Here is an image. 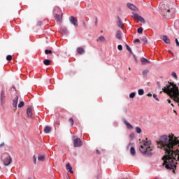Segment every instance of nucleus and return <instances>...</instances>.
<instances>
[{"instance_id": "1", "label": "nucleus", "mask_w": 179, "mask_h": 179, "mask_svg": "<svg viewBox=\"0 0 179 179\" xmlns=\"http://www.w3.org/2000/svg\"><path fill=\"white\" fill-rule=\"evenodd\" d=\"M158 148L163 149L165 151V155L162 157L164 161L163 166L167 170H173V173H176L177 169V159L176 157L178 156L179 161V140L178 137L171 134L164 135L159 138V141H157Z\"/></svg>"}, {"instance_id": "2", "label": "nucleus", "mask_w": 179, "mask_h": 179, "mask_svg": "<svg viewBox=\"0 0 179 179\" xmlns=\"http://www.w3.org/2000/svg\"><path fill=\"white\" fill-rule=\"evenodd\" d=\"M140 152L143 155H146L147 156H152L153 153V147H152V141H148V138H146V141H143V145L140 146Z\"/></svg>"}, {"instance_id": "3", "label": "nucleus", "mask_w": 179, "mask_h": 179, "mask_svg": "<svg viewBox=\"0 0 179 179\" xmlns=\"http://www.w3.org/2000/svg\"><path fill=\"white\" fill-rule=\"evenodd\" d=\"M12 163V157L10 156H7L3 159V164L4 166H9Z\"/></svg>"}, {"instance_id": "4", "label": "nucleus", "mask_w": 179, "mask_h": 179, "mask_svg": "<svg viewBox=\"0 0 179 179\" xmlns=\"http://www.w3.org/2000/svg\"><path fill=\"white\" fill-rule=\"evenodd\" d=\"M74 143V148H80L83 145V143H82L80 138H76L73 141Z\"/></svg>"}, {"instance_id": "5", "label": "nucleus", "mask_w": 179, "mask_h": 179, "mask_svg": "<svg viewBox=\"0 0 179 179\" xmlns=\"http://www.w3.org/2000/svg\"><path fill=\"white\" fill-rule=\"evenodd\" d=\"M161 10H162V12H164V15H167V13H170V12H171L170 8L169 6H166L165 4H164L161 7Z\"/></svg>"}, {"instance_id": "6", "label": "nucleus", "mask_w": 179, "mask_h": 179, "mask_svg": "<svg viewBox=\"0 0 179 179\" xmlns=\"http://www.w3.org/2000/svg\"><path fill=\"white\" fill-rule=\"evenodd\" d=\"M69 20H70V22L71 23V24H73L75 26V27H78V20H76V18H75V17L71 16L69 17Z\"/></svg>"}, {"instance_id": "7", "label": "nucleus", "mask_w": 179, "mask_h": 179, "mask_svg": "<svg viewBox=\"0 0 179 179\" xmlns=\"http://www.w3.org/2000/svg\"><path fill=\"white\" fill-rule=\"evenodd\" d=\"M6 96H5V90H2L1 93L0 100L1 104H3L5 103V98Z\"/></svg>"}, {"instance_id": "8", "label": "nucleus", "mask_w": 179, "mask_h": 179, "mask_svg": "<svg viewBox=\"0 0 179 179\" xmlns=\"http://www.w3.org/2000/svg\"><path fill=\"white\" fill-rule=\"evenodd\" d=\"M17 101H19V96H15L13 100V107H17Z\"/></svg>"}, {"instance_id": "9", "label": "nucleus", "mask_w": 179, "mask_h": 179, "mask_svg": "<svg viewBox=\"0 0 179 179\" xmlns=\"http://www.w3.org/2000/svg\"><path fill=\"white\" fill-rule=\"evenodd\" d=\"M117 24L120 29H122V27H124V23H122V20H121V18H120V17H117Z\"/></svg>"}, {"instance_id": "10", "label": "nucleus", "mask_w": 179, "mask_h": 179, "mask_svg": "<svg viewBox=\"0 0 179 179\" xmlns=\"http://www.w3.org/2000/svg\"><path fill=\"white\" fill-rule=\"evenodd\" d=\"M116 38H117V40H122V32L121 31H117Z\"/></svg>"}, {"instance_id": "11", "label": "nucleus", "mask_w": 179, "mask_h": 179, "mask_svg": "<svg viewBox=\"0 0 179 179\" xmlns=\"http://www.w3.org/2000/svg\"><path fill=\"white\" fill-rule=\"evenodd\" d=\"M55 19L56 21L59 22L61 23L62 22V15L55 14Z\"/></svg>"}, {"instance_id": "12", "label": "nucleus", "mask_w": 179, "mask_h": 179, "mask_svg": "<svg viewBox=\"0 0 179 179\" xmlns=\"http://www.w3.org/2000/svg\"><path fill=\"white\" fill-rule=\"evenodd\" d=\"M135 17H136V19H138V20H139V22H141V23H146V22L145 21V19L143 17H142V16L136 15Z\"/></svg>"}, {"instance_id": "13", "label": "nucleus", "mask_w": 179, "mask_h": 179, "mask_svg": "<svg viewBox=\"0 0 179 179\" xmlns=\"http://www.w3.org/2000/svg\"><path fill=\"white\" fill-rule=\"evenodd\" d=\"M141 64L143 65H148V64H150V61L148 60L145 57H142L141 58Z\"/></svg>"}, {"instance_id": "14", "label": "nucleus", "mask_w": 179, "mask_h": 179, "mask_svg": "<svg viewBox=\"0 0 179 179\" xmlns=\"http://www.w3.org/2000/svg\"><path fill=\"white\" fill-rule=\"evenodd\" d=\"M27 114L28 117H31V115H33V108H28L27 109Z\"/></svg>"}, {"instance_id": "15", "label": "nucleus", "mask_w": 179, "mask_h": 179, "mask_svg": "<svg viewBox=\"0 0 179 179\" xmlns=\"http://www.w3.org/2000/svg\"><path fill=\"white\" fill-rule=\"evenodd\" d=\"M162 40L164 41V43H166V44H170V38H169L167 36H163Z\"/></svg>"}, {"instance_id": "16", "label": "nucleus", "mask_w": 179, "mask_h": 179, "mask_svg": "<svg viewBox=\"0 0 179 179\" xmlns=\"http://www.w3.org/2000/svg\"><path fill=\"white\" fill-rule=\"evenodd\" d=\"M96 41H99L100 43H105L106 41V38L103 36H100Z\"/></svg>"}, {"instance_id": "17", "label": "nucleus", "mask_w": 179, "mask_h": 179, "mask_svg": "<svg viewBox=\"0 0 179 179\" xmlns=\"http://www.w3.org/2000/svg\"><path fill=\"white\" fill-rule=\"evenodd\" d=\"M77 52L80 55H82V54H85V49H83V48H78Z\"/></svg>"}, {"instance_id": "18", "label": "nucleus", "mask_w": 179, "mask_h": 179, "mask_svg": "<svg viewBox=\"0 0 179 179\" xmlns=\"http://www.w3.org/2000/svg\"><path fill=\"white\" fill-rule=\"evenodd\" d=\"M127 6L129 9H131V10H136V6H135L134 4L132 3H127Z\"/></svg>"}, {"instance_id": "19", "label": "nucleus", "mask_w": 179, "mask_h": 179, "mask_svg": "<svg viewBox=\"0 0 179 179\" xmlns=\"http://www.w3.org/2000/svg\"><path fill=\"white\" fill-rule=\"evenodd\" d=\"M124 124L128 129H132L134 128V127H132V125L127 120H124Z\"/></svg>"}, {"instance_id": "20", "label": "nucleus", "mask_w": 179, "mask_h": 179, "mask_svg": "<svg viewBox=\"0 0 179 179\" xmlns=\"http://www.w3.org/2000/svg\"><path fill=\"white\" fill-rule=\"evenodd\" d=\"M66 169L71 173V174H73V171H72V166H71L70 164H66Z\"/></svg>"}, {"instance_id": "21", "label": "nucleus", "mask_w": 179, "mask_h": 179, "mask_svg": "<svg viewBox=\"0 0 179 179\" xmlns=\"http://www.w3.org/2000/svg\"><path fill=\"white\" fill-rule=\"evenodd\" d=\"M44 132L45 134H50V132H51V127L46 126L44 129Z\"/></svg>"}, {"instance_id": "22", "label": "nucleus", "mask_w": 179, "mask_h": 179, "mask_svg": "<svg viewBox=\"0 0 179 179\" xmlns=\"http://www.w3.org/2000/svg\"><path fill=\"white\" fill-rule=\"evenodd\" d=\"M38 160L39 162H44V160H45V156H44L43 155H38Z\"/></svg>"}, {"instance_id": "23", "label": "nucleus", "mask_w": 179, "mask_h": 179, "mask_svg": "<svg viewBox=\"0 0 179 179\" xmlns=\"http://www.w3.org/2000/svg\"><path fill=\"white\" fill-rule=\"evenodd\" d=\"M130 153L131 155L135 156L136 155V151H135V148L131 147Z\"/></svg>"}, {"instance_id": "24", "label": "nucleus", "mask_w": 179, "mask_h": 179, "mask_svg": "<svg viewBox=\"0 0 179 179\" xmlns=\"http://www.w3.org/2000/svg\"><path fill=\"white\" fill-rule=\"evenodd\" d=\"M43 64L44 65H45L46 66H48V65H50L51 64V60L50 59H45L43 61Z\"/></svg>"}, {"instance_id": "25", "label": "nucleus", "mask_w": 179, "mask_h": 179, "mask_svg": "<svg viewBox=\"0 0 179 179\" xmlns=\"http://www.w3.org/2000/svg\"><path fill=\"white\" fill-rule=\"evenodd\" d=\"M138 94L139 96H143V94H145V91H143V89L138 90Z\"/></svg>"}, {"instance_id": "26", "label": "nucleus", "mask_w": 179, "mask_h": 179, "mask_svg": "<svg viewBox=\"0 0 179 179\" xmlns=\"http://www.w3.org/2000/svg\"><path fill=\"white\" fill-rule=\"evenodd\" d=\"M141 40L143 41L144 44H148V38L146 36L143 37Z\"/></svg>"}, {"instance_id": "27", "label": "nucleus", "mask_w": 179, "mask_h": 179, "mask_svg": "<svg viewBox=\"0 0 179 179\" xmlns=\"http://www.w3.org/2000/svg\"><path fill=\"white\" fill-rule=\"evenodd\" d=\"M137 31L138 33V34H142V33H143V28L140 27L137 29Z\"/></svg>"}, {"instance_id": "28", "label": "nucleus", "mask_w": 179, "mask_h": 179, "mask_svg": "<svg viewBox=\"0 0 179 179\" xmlns=\"http://www.w3.org/2000/svg\"><path fill=\"white\" fill-rule=\"evenodd\" d=\"M136 134H141L142 132L141 127H136Z\"/></svg>"}, {"instance_id": "29", "label": "nucleus", "mask_w": 179, "mask_h": 179, "mask_svg": "<svg viewBox=\"0 0 179 179\" xmlns=\"http://www.w3.org/2000/svg\"><path fill=\"white\" fill-rule=\"evenodd\" d=\"M45 54H46V55H48V54H52V50H45Z\"/></svg>"}, {"instance_id": "30", "label": "nucleus", "mask_w": 179, "mask_h": 179, "mask_svg": "<svg viewBox=\"0 0 179 179\" xmlns=\"http://www.w3.org/2000/svg\"><path fill=\"white\" fill-rule=\"evenodd\" d=\"M148 73H149V70H144L143 71V76H148Z\"/></svg>"}, {"instance_id": "31", "label": "nucleus", "mask_w": 179, "mask_h": 179, "mask_svg": "<svg viewBox=\"0 0 179 179\" xmlns=\"http://www.w3.org/2000/svg\"><path fill=\"white\" fill-rule=\"evenodd\" d=\"M135 96H136V93H135V92H131V93L129 94L130 99H134V98L135 97Z\"/></svg>"}, {"instance_id": "32", "label": "nucleus", "mask_w": 179, "mask_h": 179, "mask_svg": "<svg viewBox=\"0 0 179 179\" xmlns=\"http://www.w3.org/2000/svg\"><path fill=\"white\" fill-rule=\"evenodd\" d=\"M24 106V101H20V103L18 104V108H22Z\"/></svg>"}, {"instance_id": "33", "label": "nucleus", "mask_w": 179, "mask_h": 179, "mask_svg": "<svg viewBox=\"0 0 179 179\" xmlns=\"http://www.w3.org/2000/svg\"><path fill=\"white\" fill-rule=\"evenodd\" d=\"M62 33H63L64 34H68V29L63 28L62 29Z\"/></svg>"}, {"instance_id": "34", "label": "nucleus", "mask_w": 179, "mask_h": 179, "mask_svg": "<svg viewBox=\"0 0 179 179\" xmlns=\"http://www.w3.org/2000/svg\"><path fill=\"white\" fill-rule=\"evenodd\" d=\"M126 48H127V51H129V52H130V54H132V50L128 45H126Z\"/></svg>"}, {"instance_id": "35", "label": "nucleus", "mask_w": 179, "mask_h": 179, "mask_svg": "<svg viewBox=\"0 0 179 179\" xmlns=\"http://www.w3.org/2000/svg\"><path fill=\"white\" fill-rule=\"evenodd\" d=\"M69 122H70L71 126V127H73V124H74L73 118L71 117V118L69 119Z\"/></svg>"}, {"instance_id": "36", "label": "nucleus", "mask_w": 179, "mask_h": 179, "mask_svg": "<svg viewBox=\"0 0 179 179\" xmlns=\"http://www.w3.org/2000/svg\"><path fill=\"white\" fill-rule=\"evenodd\" d=\"M7 61H12V55H8L6 56Z\"/></svg>"}, {"instance_id": "37", "label": "nucleus", "mask_w": 179, "mask_h": 179, "mask_svg": "<svg viewBox=\"0 0 179 179\" xmlns=\"http://www.w3.org/2000/svg\"><path fill=\"white\" fill-rule=\"evenodd\" d=\"M152 97L153 99H155L157 101H159V98H157V95H156L155 94L152 95Z\"/></svg>"}, {"instance_id": "38", "label": "nucleus", "mask_w": 179, "mask_h": 179, "mask_svg": "<svg viewBox=\"0 0 179 179\" xmlns=\"http://www.w3.org/2000/svg\"><path fill=\"white\" fill-rule=\"evenodd\" d=\"M33 159L34 164H37V158H36V155H34Z\"/></svg>"}, {"instance_id": "39", "label": "nucleus", "mask_w": 179, "mask_h": 179, "mask_svg": "<svg viewBox=\"0 0 179 179\" xmlns=\"http://www.w3.org/2000/svg\"><path fill=\"white\" fill-rule=\"evenodd\" d=\"M117 49L119 50V51H122V45H118Z\"/></svg>"}, {"instance_id": "40", "label": "nucleus", "mask_w": 179, "mask_h": 179, "mask_svg": "<svg viewBox=\"0 0 179 179\" xmlns=\"http://www.w3.org/2000/svg\"><path fill=\"white\" fill-rule=\"evenodd\" d=\"M172 76L175 78V79H177V73H176V72H172Z\"/></svg>"}, {"instance_id": "41", "label": "nucleus", "mask_w": 179, "mask_h": 179, "mask_svg": "<svg viewBox=\"0 0 179 179\" xmlns=\"http://www.w3.org/2000/svg\"><path fill=\"white\" fill-rule=\"evenodd\" d=\"M175 41H176V45H177V47H179L178 39V38H176V39H175Z\"/></svg>"}, {"instance_id": "42", "label": "nucleus", "mask_w": 179, "mask_h": 179, "mask_svg": "<svg viewBox=\"0 0 179 179\" xmlns=\"http://www.w3.org/2000/svg\"><path fill=\"white\" fill-rule=\"evenodd\" d=\"M97 23H99V20H97V17H96V18H95V26H96V27L97 26Z\"/></svg>"}, {"instance_id": "43", "label": "nucleus", "mask_w": 179, "mask_h": 179, "mask_svg": "<svg viewBox=\"0 0 179 179\" xmlns=\"http://www.w3.org/2000/svg\"><path fill=\"white\" fill-rule=\"evenodd\" d=\"M123 111L125 114H127V113L128 112V109H127V108H123Z\"/></svg>"}, {"instance_id": "44", "label": "nucleus", "mask_w": 179, "mask_h": 179, "mask_svg": "<svg viewBox=\"0 0 179 179\" xmlns=\"http://www.w3.org/2000/svg\"><path fill=\"white\" fill-rule=\"evenodd\" d=\"M133 57L134 58L135 62H138V59L136 58V56H135V55H133Z\"/></svg>"}, {"instance_id": "45", "label": "nucleus", "mask_w": 179, "mask_h": 179, "mask_svg": "<svg viewBox=\"0 0 179 179\" xmlns=\"http://www.w3.org/2000/svg\"><path fill=\"white\" fill-rule=\"evenodd\" d=\"M130 138H131L132 139H134V138H135V134H130Z\"/></svg>"}, {"instance_id": "46", "label": "nucleus", "mask_w": 179, "mask_h": 179, "mask_svg": "<svg viewBox=\"0 0 179 179\" xmlns=\"http://www.w3.org/2000/svg\"><path fill=\"white\" fill-rule=\"evenodd\" d=\"M134 43H141V41L139 39L134 40Z\"/></svg>"}, {"instance_id": "47", "label": "nucleus", "mask_w": 179, "mask_h": 179, "mask_svg": "<svg viewBox=\"0 0 179 179\" xmlns=\"http://www.w3.org/2000/svg\"><path fill=\"white\" fill-rule=\"evenodd\" d=\"M0 146H1V148H2L3 146H5V143H1L0 144Z\"/></svg>"}, {"instance_id": "48", "label": "nucleus", "mask_w": 179, "mask_h": 179, "mask_svg": "<svg viewBox=\"0 0 179 179\" xmlns=\"http://www.w3.org/2000/svg\"><path fill=\"white\" fill-rule=\"evenodd\" d=\"M56 124H57V125H61V123L59 122V121H57V122H56Z\"/></svg>"}, {"instance_id": "49", "label": "nucleus", "mask_w": 179, "mask_h": 179, "mask_svg": "<svg viewBox=\"0 0 179 179\" xmlns=\"http://www.w3.org/2000/svg\"><path fill=\"white\" fill-rule=\"evenodd\" d=\"M131 145H132V143H129V145H127V149H129V146H131Z\"/></svg>"}, {"instance_id": "50", "label": "nucleus", "mask_w": 179, "mask_h": 179, "mask_svg": "<svg viewBox=\"0 0 179 179\" xmlns=\"http://www.w3.org/2000/svg\"><path fill=\"white\" fill-rule=\"evenodd\" d=\"M148 97H152V94L149 93L148 94Z\"/></svg>"}, {"instance_id": "51", "label": "nucleus", "mask_w": 179, "mask_h": 179, "mask_svg": "<svg viewBox=\"0 0 179 179\" xmlns=\"http://www.w3.org/2000/svg\"><path fill=\"white\" fill-rule=\"evenodd\" d=\"M97 155H100V151L99 150H96Z\"/></svg>"}, {"instance_id": "52", "label": "nucleus", "mask_w": 179, "mask_h": 179, "mask_svg": "<svg viewBox=\"0 0 179 179\" xmlns=\"http://www.w3.org/2000/svg\"><path fill=\"white\" fill-rule=\"evenodd\" d=\"M168 103L170 104L171 103V100L168 99Z\"/></svg>"}, {"instance_id": "53", "label": "nucleus", "mask_w": 179, "mask_h": 179, "mask_svg": "<svg viewBox=\"0 0 179 179\" xmlns=\"http://www.w3.org/2000/svg\"><path fill=\"white\" fill-rule=\"evenodd\" d=\"M84 27H86V22H83Z\"/></svg>"}, {"instance_id": "54", "label": "nucleus", "mask_w": 179, "mask_h": 179, "mask_svg": "<svg viewBox=\"0 0 179 179\" xmlns=\"http://www.w3.org/2000/svg\"><path fill=\"white\" fill-rule=\"evenodd\" d=\"M13 89H16V87H15V85H13Z\"/></svg>"}, {"instance_id": "55", "label": "nucleus", "mask_w": 179, "mask_h": 179, "mask_svg": "<svg viewBox=\"0 0 179 179\" xmlns=\"http://www.w3.org/2000/svg\"><path fill=\"white\" fill-rule=\"evenodd\" d=\"M173 113H175L176 114H177V111H176V110H173Z\"/></svg>"}, {"instance_id": "56", "label": "nucleus", "mask_w": 179, "mask_h": 179, "mask_svg": "<svg viewBox=\"0 0 179 179\" xmlns=\"http://www.w3.org/2000/svg\"><path fill=\"white\" fill-rule=\"evenodd\" d=\"M171 106H172V107H174V105L173 103H171Z\"/></svg>"}, {"instance_id": "57", "label": "nucleus", "mask_w": 179, "mask_h": 179, "mask_svg": "<svg viewBox=\"0 0 179 179\" xmlns=\"http://www.w3.org/2000/svg\"><path fill=\"white\" fill-rule=\"evenodd\" d=\"M129 71H131V67H129Z\"/></svg>"}, {"instance_id": "58", "label": "nucleus", "mask_w": 179, "mask_h": 179, "mask_svg": "<svg viewBox=\"0 0 179 179\" xmlns=\"http://www.w3.org/2000/svg\"><path fill=\"white\" fill-rule=\"evenodd\" d=\"M169 52L170 54H171V51L169 50Z\"/></svg>"}, {"instance_id": "59", "label": "nucleus", "mask_w": 179, "mask_h": 179, "mask_svg": "<svg viewBox=\"0 0 179 179\" xmlns=\"http://www.w3.org/2000/svg\"><path fill=\"white\" fill-rule=\"evenodd\" d=\"M178 86H179V83H178Z\"/></svg>"}]
</instances>
